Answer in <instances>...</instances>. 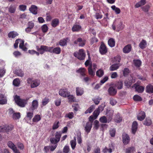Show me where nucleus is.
Returning a JSON list of instances; mask_svg holds the SVG:
<instances>
[{"mask_svg":"<svg viewBox=\"0 0 153 153\" xmlns=\"http://www.w3.org/2000/svg\"><path fill=\"white\" fill-rule=\"evenodd\" d=\"M37 51L40 52L41 54H43L45 52H48L56 54H60L61 51V48L59 47L53 48V47H49L47 46L42 45L39 47L38 46H36Z\"/></svg>","mask_w":153,"mask_h":153,"instance_id":"1","label":"nucleus"},{"mask_svg":"<svg viewBox=\"0 0 153 153\" xmlns=\"http://www.w3.org/2000/svg\"><path fill=\"white\" fill-rule=\"evenodd\" d=\"M61 136L62 133L60 132L56 131L54 134L55 137L50 139L51 143L54 144L50 147L51 151H53L57 147L58 143L60 140Z\"/></svg>","mask_w":153,"mask_h":153,"instance_id":"2","label":"nucleus"},{"mask_svg":"<svg viewBox=\"0 0 153 153\" xmlns=\"http://www.w3.org/2000/svg\"><path fill=\"white\" fill-rule=\"evenodd\" d=\"M114 30H116L117 31H119L123 29V22L119 19L116 20L112 26Z\"/></svg>","mask_w":153,"mask_h":153,"instance_id":"3","label":"nucleus"},{"mask_svg":"<svg viewBox=\"0 0 153 153\" xmlns=\"http://www.w3.org/2000/svg\"><path fill=\"white\" fill-rule=\"evenodd\" d=\"M14 100L17 105L21 107H25L27 103V100L21 99L20 96L17 95L14 97Z\"/></svg>","mask_w":153,"mask_h":153,"instance_id":"4","label":"nucleus"},{"mask_svg":"<svg viewBox=\"0 0 153 153\" xmlns=\"http://www.w3.org/2000/svg\"><path fill=\"white\" fill-rule=\"evenodd\" d=\"M13 128V126L12 125L5 124L4 125L0 126V132H9L12 131Z\"/></svg>","mask_w":153,"mask_h":153,"instance_id":"5","label":"nucleus"},{"mask_svg":"<svg viewBox=\"0 0 153 153\" xmlns=\"http://www.w3.org/2000/svg\"><path fill=\"white\" fill-rule=\"evenodd\" d=\"M73 54L75 57L81 60L84 59L85 57V54L83 49L79 50L78 52H74Z\"/></svg>","mask_w":153,"mask_h":153,"instance_id":"6","label":"nucleus"},{"mask_svg":"<svg viewBox=\"0 0 153 153\" xmlns=\"http://www.w3.org/2000/svg\"><path fill=\"white\" fill-rule=\"evenodd\" d=\"M114 150V146L112 143L108 144V147L105 146L103 149L102 151L103 153H111Z\"/></svg>","mask_w":153,"mask_h":153,"instance_id":"7","label":"nucleus"},{"mask_svg":"<svg viewBox=\"0 0 153 153\" xmlns=\"http://www.w3.org/2000/svg\"><path fill=\"white\" fill-rule=\"evenodd\" d=\"M99 52L101 55L105 54L108 52L107 47L104 43L102 42L99 48Z\"/></svg>","mask_w":153,"mask_h":153,"instance_id":"8","label":"nucleus"},{"mask_svg":"<svg viewBox=\"0 0 153 153\" xmlns=\"http://www.w3.org/2000/svg\"><path fill=\"white\" fill-rule=\"evenodd\" d=\"M59 94L61 96L64 97H66L68 95L70 94V92L68 91L67 89H60L59 92Z\"/></svg>","mask_w":153,"mask_h":153,"instance_id":"9","label":"nucleus"},{"mask_svg":"<svg viewBox=\"0 0 153 153\" xmlns=\"http://www.w3.org/2000/svg\"><path fill=\"white\" fill-rule=\"evenodd\" d=\"M86 40L82 39L81 38H78L74 42V44H77L79 43V46L83 47L85 45Z\"/></svg>","mask_w":153,"mask_h":153,"instance_id":"10","label":"nucleus"},{"mask_svg":"<svg viewBox=\"0 0 153 153\" xmlns=\"http://www.w3.org/2000/svg\"><path fill=\"white\" fill-rule=\"evenodd\" d=\"M123 143L125 145L127 144L130 140V137L128 134L124 133L122 135Z\"/></svg>","mask_w":153,"mask_h":153,"instance_id":"11","label":"nucleus"},{"mask_svg":"<svg viewBox=\"0 0 153 153\" xmlns=\"http://www.w3.org/2000/svg\"><path fill=\"white\" fill-rule=\"evenodd\" d=\"M83 126L84 127L85 131L88 134L90 132L92 127V124L91 123L87 122L86 125Z\"/></svg>","mask_w":153,"mask_h":153,"instance_id":"12","label":"nucleus"},{"mask_svg":"<svg viewBox=\"0 0 153 153\" xmlns=\"http://www.w3.org/2000/svg\"><path fill=\"white\" fill-rule=\"evenodd\" d=\"M7 103V99L4 94H0V104H6Z\"/></svg>","mask_w":153,"mask_h":153,"instance_id":"13","label":"nucleus"},{"mask_svg":"<svg viewBox=\"0 0 153 153\" xmlns=\"http://www.w3.org/2000/svg\"><path fill=\"white\" fill-rule=\"evenodd\" d=\"M38 106V102L36 100H33L32 102V105L30 107V110L33 111L36 109Z\"/></svg>","mask_w":153,"mask_h":153,"instance_id":"14","label":"nucleus"},{"mask_svg":"<svg viewBox=\"0 0 153 153\" xmlns=\"http://www.w3.org/2000/svg\"><path fill=\"white\" fill-rule=\"evenodd\" d=\"M86 71V69L84 68H80L76 71V72L77 73H79L80 74V75L81 76V78H82V77L85 76L86 75L85 73Z\"/></svg>","mask_w":153,"mask_h":153,"instance_id":"15","label":"nucleus"},{"mask_svg":"<svg viewBox=\"0 0 153 153\" xmlns=\"http://www.w3.org/2000/svg\"><path fill=\"white\" fill-rule=\"evenodd\" d=\"M138 124L137 122L136 121H134L132 125L131 130L132 133L134 134L137 130Z\"/></svg>","mask_w":153,"mask_h":153,"instance_id":"16","label":"nucleus"},{"mask_svg":"<svg viewBox=\"0 0 153 153\" xmlns=\"http://www.w3.org/2000/svg\"><path fill=\"white\" fill-rule=\"evenodd\" d=\"M132 47L130 44H128L125 46L123 48V52L125 53H129L131 50Z\"/></svg>","mask_w":153,"mask_h":153,"instance_id":"17","label":"nucleus"},{"mask_svg":"<svg viewBox=\"0 0 153 153\" xmlns=\"http://www.w3.org/2000/svg\"><path fill=\"white\" fill-rule=\"evenodd\" d=\"M81 29V26L79 25L75 24L72 28V30L73 32H78Z\"/></svg>","mask_w":153,"mask_h":153,"instance_id":"18","label":"nucleus"},{"mask_svg":"<svg viewBox=\"0 0 153 153\" xmlns=\"http://www.w3.org/2000/svg\"><path fill=\"white\" fill-rule=\"evenodd\" d=\"M108 92L109 94L111 96L115 95L117 92V90L113 87H110L108 89Z\"/></svg>","mask_w":153,"mask_h":153,"instance_id":"19","label":"nucleus"},{"mask_svg":"<svg viewBox=\"0 0 153 153\" xmlns=\"http://www.w3.org/2000/svg\"><path fill=\"white\" fill-rule=\"evenodd\" d=\"M88 69L89 74L91 77H94L95 75V72L92 69V65L91 63L88 67Z\"/></svg>","mask_w":153,"mask_h":153,"instance_id":"20","label":"nucleus"},{"mask_svg":"<svg viewBox=\"0 0 153 153\" xmlns=\"http://www.w3.org/2000/svg\"><path fill=\"white\" fill-rule=\"evenodd\" d=\"M134 86L135 87L136 91L139 93H142L144 91V88L142 86H140L135 84H134Z\"/></svg>","mask_w":153,"mask_h":153,"instance_id":"21","label":"nucleus"},{"mask_svg":"<svg viewBox=\"0 0 153 153\" xmlns=\"http://www.w3.org/2000/svg\"><path fill=\"white\" fill-rule=\"evenodd\" d=\"M59 24V21L58 19L55 18L53 19L51 23L52 26L55 27L58 26Z\"/></svg>","mask_w":153,"mask_h":153,"instance_id":"22","label":"nucleus"},{"mask_svg":"<svg viewBox=\"0 0 153 153\" xmlns=\"http://www.w3.org/2000/svg\"><path fill=\"white\" fill-rule=\"evenodd\" d=\"M146 3V0H141L140 1L134 5L135 8H138L141 6L144 5Z\"/></svg>","mask_w":153,"mask_h":153,"instance_id":"23","label":"nucleus"},{"mask_svg":"<svg viewBox=\"0 0 153 153\" xmlns=\"http://www.w3.org/2000/svg\"><path fill=\"white\" fill-rule=\"evenodd\" d=\"M29 10L34 14H36L37 13V7L35 5H31V7L29 8Z\"/></svg>","mask_w":153,"mask_h":153,"instance_id":"24","label":"nucleus"},{"mask_svg":"<svg viewBox=\"0 0 153 153\" xmlns=\"http://www.w3.org/2000/svg\"><path fill=\"white\" fill-rule=\"evenodd\" d=\"M121 65L119 63H115L111 65L109 69L111 71H114L118 69Z\"/></svg>","mask_w":153,"mask_h":153,"instance_id":"25","label":"nucleus"},{"mask_svg":"<svg viewBox=\"0 0 153 153\" xmlns=\"http://www.w3.org/2000/svg\"><path fill=\"white\" fill-rule=\"evenodd\" d=\"M19 34L15 31H12L10 32L8 34V37L9 38H14L16 36H18Z\"/></svg>","mask_w":153,"mask_h":153,"instance_id":"26","label":"nucleus"},{"mask_svg":"<svg viewBox=\"0 0 153 153\" xmlns=\"http://www.w3.org/2000/svg\"><path fill=\"white\" fill-rule=\"evenodd\" d=\"M40 84V82L39 80L38 79H35L33 81L32 83L31 84V88H34L37 87L39 86Z\"/></svg>","mask_w":153,"mask_h":153,"instance_id":"27","label":"nucleus"},{"mask_svg":"<svg viewBox=\"0 0 153 153\" xmlns=\"http://www.w3.org/2000/svg\"><path fill=\"white\" fill-rule=\"evenodd\" d=\"M146 117L145 113L144 111H141L137 116V119L138 120L142 121Z\"/></svg>","mask_w":153,"mask_h":153,"instance_id":"28","label":"nucleus"},{"mask_svg":"<svg viewBox=\"0 0 153 153\" xmlns=\"http://www.w3.org/2000/svg\"><path fill=\"white\" fill-rule=\"evenodd\" d=\"M146 91L149 94L153 93V86L150 84L148 85L146 87Z\"/></svg>","mask_w":153,"mask_h":153,"instance_id":"29","label":"nucleus"},{"mask_svg":"<svg viewBox=\"0 0 153 153\" xmlns=\"http://www.w3.org/2000/svg\"><path fill=\"white\" fill-rule=\"evenodd\" d=\"M147 44V43L146 41L144 39H143L139 44V47L141 49H143L146 47Z\"/></svg>","mask_w":153,"mask_h":153,"instance_id":"30","label":"nucleus"},{"mask_svg":"<svg viewBox=\"0 0 153 153\" xmlns=\"http://www.w3.org/2000/svg\"><path fill=\"white\" fill-rule=\"evenodd\" d=\"M108 44L111 48L114 47L115 44V40L113 38H111L108 41Z\"/></svg>","mask_w":153,"mask_h":153,"instance_id":"31","label":"nucleus"},{"mask_svg":"<svg viewBox=\"0 0 153 153\" xmlns=\"http://www.w3.org/2000/svg\"><path fill=\"white\" fill-rule=\"evenodd\" d=\"M133 64L137 68H138L141 65V61L139 59H134L133 60Z\"/></svg>","mask_w":153,"mask_h":153,"instance_id":"32","label":"nucleus"},{"mask_svg":"<svg viewBox=\"0 0 153 153\" xmlns=\"http://www.w3.org/2000/svg\"><path fill=\"white\" fill-rule=\"evenodd\" d=\"M83 90L82 88L79 87L76 88V93L77 96H81L83 94Z\"/></svg>","mask_w":153,"mask_h":153,"instance_id":"33","label":"nucleus"},{"mask_svg":"<svg viewBox=\"0 0 153 153\" xmlns=\"http://www.w3.org/2000/svg\"><path fill=\"white\" fill-rule=\"evenodd\" d=\"M50 101L49 99L47 97H45L43 99L42 102L41 107L44 106L46 105Z\"/></svg>","mask_w":153,"mask_h":153,"instance_id":"34","label":"nucleus"},{"mask_svg":"<svg viewBox=\"0 0 153 153\" xmlns=\"http://www.w3.org/2000/svg\"><path fill=\"white\" fill-rule=\"evenodd\" d=\"M7 145L8 146L12 149L13 151L16 150L17 148L15 146L14 144L11 141H9L7 143Z\"/></svg>","mask_w":153,"mask_h":153,"instance_id":"35","label":"nucleus"},{"mask_svg":"<svg viewBox=\"0 0 153 153\" xmlns=\"http://www.w3.org/2000/svg\"><path fill=\"white\" fill-rule=\"evenodd\" d=\"M135 151V148L133 146H131L126 149L125 153H134Z\"/></svg>","mask_w":153,"mask_h":153,"instance_id":"36","label":"nucleus"},{"mask_svg":"<svg viewBox=\"0 0 153 153\" xmlns=\"http://www.w3.org/2000/svg\"><path fill=\"white\" fill-rule=\"evenodd\" d=\"M16 10V6L14 4H11L8 8V11L11 13H14Z\"/></svg>","mask_w":153,"mask_h":153,"instance_id":"37","label":"nucleus"},{"mask_svg":"<svg viewBox=\"0 0 153 153\" xmlns=\"http://www.w3.org/2000/svg\"><path fill=\"white\" fill-rule=\"evenodd\" d=\"M15 74L18 76L22 77L24 75V73L21 69H16L15 71Z\"/></svg>","mask_w":153,"mask_h":153,"instance_id":"38","label":"nucleus"},{"mask_svg":"<svg viewBox=\"0 0 153 153\" xmlns=\"http://www.w3.org/2000/svg\"><path fill=\"white\" fill-rule=\"evenodd\" d=\"M20 117V113L19 112H15L12 116L13 119L15 120L19 119Z\"/></svg>","mask_w":153,"mask_h":153,"instance_id":"39","label":"nucleus"},{"mask_svg":"<svg viewBox=\"0 0 153 153\" xmlns=\"http://www.w3.org/2000/svg\"><path fill=\"white\" fill-rule=\"evenodd\" d=\"M104 74V71L101 69L97 70L96 72V76L99 77L102 76Z\"/></svg>","mask_w":153,"mask_h":153,"instance_id":"40","label":"nucleus"},{"mask_svg":"<svg viewBox=\"0 0 153 153\" xmlns=\"http://www.w3.org/2000/svg\"><path fill=\"white\" fill-rule=\"evenodd\" d=\"M68 39V38L65 39H63L60 40L59 42V44L61 46H63L67 45V40Z\"/></svg>","mask_w":153,"mask_h":153,"instance_id":"41","label":"nucleus"},{"mask_svg":"<svg viewBox=\"0 0 153 153\" xmlns=\"http://www.w3.org/2000/svg\"><path fill=\"white\" fill-rule=\"evenodd\" d=\"M76 137H74V139L70 141L71 145L73 150H74L75 149L76 145Z\"/></svg>","mask_w":153,"mask_h":153,"instance_id":"42","label":"nucleus"},{"mask_svg":"<svg viewBox=\"0 0 153 153\" xmlns=\"http://www.w3.org/2000/svg\"><path fill=\"white\" fill-rule=\"evenodd\" d=\"M152 124L151 120L149 118H146L143 124L145 126H150Z\"/></svg>","mask_w":153,"mask_h":153,"instance_id":"43","label":"nucleus"},{"mask_svg":"<svg viewBox=\"0 0 153 153\" xmlns=\"http://www.w3.org/2000/svg\"><path fill=\"white\" fill-rule=\"evenodd\" d=\"M67 97H68L69 102H76V98L73 95H71L70 94L68 95V96Z\"/></svg>","mask_w":153,"mask_h":153,"instance_id":"44","label":"nucleus"},{"mask_svg":"<svg viewBox=\"0 0 153 153\" xmlns=\"http://www.w3.org/2000/svg\"><path fill=\"white\" fill-rule=\"evenodd\" d=\"M20 84V81L19 78H16L13 81V85L16 87L19 86Z\"/></svg>","mask_w":153,"mask_h":153,"instance_id":"45","label":"nucleus"},{"mask_svg":"<svg viewBox=\"0 0 153 153\" xmlns=\"http://www.w3.org/2000/svg\"><path fill=\"white\" fill-rule=\"evenodd\" d=\"M42 31L43 33H46L48 29V27L47 24H44L42 25L41 27Z\"/></svg>","mask_w":153,"mask_h":153,"instance_id":"46","label":"nucleus"},{"mask_svg":"<svg viewBox=\"0 0 153 153\" xmlns=\"http://www.w3.org/2000/svg\"><path fill=\"white\" fill-rule=\"evenodd\" d=\"M94 108L95 106L94 105H91L85 111V114H87L88 113H91Z\"/></svg>","mask_w":153,"mask_h":153,"instance_id":"47","label":"nucleus"},{"mask_svg":"<svg viewBox=\"0 0 153 153\" xmlns=\"http://www.w3.org/2000/svg\"><path fill=\"white\" fill-rule=\"evenodd\" d=\"M115 122L118 123L120 122L122 120V118L120 117V114L118 113L116 115L115 119Z\"/></svg>","mask_w":153,"mask_h":153,"instance_id":"48","label":"nucleus"},{"mask_svg":"<svg viewBox=\"0 0 153 153\" xmlns=\"http://www.w3.org/2000/svg\"><path fill=\"white\" fill-rule=\"evenodd\" d=\"M132 84V81L131 80H126L124 82V85L125 86L128 88L130 87Z\"/></svg>","mask_w":153,"mask_h":153,"instance_id":"49","label":"nucleus"},{"mask_svg":"<svg viewBox=\"0 0 153 153\" xmlns=\"http://www.w3.org/2000/svg\"><path fill=\"white\" fill-rule=\"evenodd\" d=\"M94 128L96 130H97L100 127L99 121L97 120H95L94 122Z\"/></svg>","mask_w":153,"mask_h":153,"instance_id":"50","label":"nucleus"},{"mask_svg":"<svg viewBox=\"0 0 153 153\" xmlns=\"http://www.w3.org/2000/svg\"><path fill=\"white\" fill-rule=\"evenodd\" d=\"M99 120L100 122L102 123H108V120L105 116H103L100 118Z\"/></svg>","mask_w":153,"mask_h":153,"instance_id":"51","label":"nucleus"},{"mask_svg":"<svg viewBox=\"0 0 153 153\" xmlns=\"http://www.w3.org/2000/svg\"><path fill=\"white\" fill-rule=\"evenodd\" d=\"M111 8L114 10L115 11L117 14H119L120 12V9L118 7H116L115 5H113L111 7Z\"/></svg>","mask_w":153,"mask_h":153,"instance_id":"52","label":"nucleus"},{"mask_svg":"<svg viewBox=\"0 0 153 153\" xmlns=\"http://www.w3.org/2000/svg\"><path fill=\"white\" fill-rule=\"evenodd\" d=\"M121 57L119 55L115 57L113 61L114 62L116 63H119L121 60Z\"/></svg>","mask_w":153,"mask_h":153,"instance_id":"53","label":"nucleus"},{"mask_svg":"<svg viewBox=\"0 0 153 153\" xmlns=\"http://www.w3.org/2000/svg\"><path fill=\"white\" fill-rule=\"evenodd\" d=\"M41 118L40 115L37 114L35 116L33 119V121L37 122L40 120Z\"/></svg>","mask_w":153,"mask_h":153,"instance_id":"54","label":"nucleus"},{"mask_svg":"<svg viewBox=\"0 0 153 153\" xmlns=\"http://www.w3.org/2000/svg\"><path fill=\"white\" fill-rule=\"evenodd\" d=\"M123 82L119 81L117 83L116 86L118 89H120L123 88Z\"/></svg>","mask_w":153,"mask_h":153,"instance_id":"55","label":"nucleus"},{"mask_svg":"<svg viewBox=\"0 0 153 153\" xmlns=\"http://www.w3.org/2000/svg\"><path fill=\"white\" fill-rule=\"evenodd\" d=\"M70 149L68 146L66 145L63 148V153H70Z\"/></svg>","mask_w":153,"mask_h":153,"instance_id":"56","label":"nucleus"},{"mask_svg":"<svg viewBox=\"0 0 153 153\" xmlns=\"http://www.w3.org/2000/svg\"><path fill=\"white\" fill-rule=\"evenodd\" d=\"M59 121H56L53 124L52 126V129L53 130H55L58 128L59 126Z\"/></svg>","mask_w":153,"mask_h":153,"instance_id":"57","label":"nucleus"},{"mask_svg":"<svg viewBox=\"0 0 153 153\" xmlns=\"http://www.w3.org/2000/svg\"><path fill=\"white\" fill-rule=\"evenodd\" d=\"M133 100L135 101H140L142 100V98L137 95H135L133 97Z\"/></svg>","mask_w":153,"mask_h":153,"instance_id":"58","label":"nucleus"},{"mask_svg":"<svg viewBox=\"0 0 153 153\" xmlns=\"http://www.w3.org/2000/svg\"><path fill=\"white\" fill-rule=\"evenodd\" d=\"M74 117V114L73 112H69L66 114L65 117L69 118V119H72Z\"/></svg>","mask_w":153,"mask_h":153,"instance_id":"59","label":"nucleus"},{"mask_svg":"<svg viewBox=\"0 0 153 153\" xmlns=\"http://www.w3.org/2000/svg\"><path fill=\"white\" fill-rule=\"evenodd\" d=\"M129 72L130 71L129 69L127 68H125L123 71V75L125 76H127Z\"/></svg>","mask_w":153,"mask_h":153,"instance_id":"60","label":"nucleus"},{"mask_svg":"<svg viewBox=\"0 0 153 153\" xmlns=\"http://www.w3.org/2000/svg\"><path fill=\"white\" fill-rule=\"evenodd\" d=\"M113 114L112 113H108L107 117L108 118V123L111 121L112 118Z\"/></svg>","mask_w":153,"mask_h":153,"instance_id":"61","label":"nucleus"},{"mask_svg":"<svg viewBox=\"0 0 153 153\" xmlns=\"http://www.w3.org/2000/svg\"><path fill=\"white\" fill-rule=\"evenodd\" d=\"M150 6L148 5H146L142 8L143 11L145 12H147L149 10Z\"/></svg>","mask_w":153,"mask_h":153,"instance_id":"62","label":"nucleus"},{"mask_svg":"<svg viewBox=\"0 0 153 153\" xmlns=\"http://www.w3.org/2000/svg\"><path fill=\"white\" fill-rule=\"evenodd\" d=\"M27 8V6L26 5L22 4L19 6V10L22 11H25Z\"/></svg>","mask_w":153,"mask_h":153,"instance_id":"63","label":"nucleus"},{"mask_svg":"<svg viewBox=\"0 0 153 153\" xmlns=\"http://www.w3.org/2000/svg\"><path fill=\"white\" fill-rule=\"evenodd\" d=\"M116 130L113 129H111L109 131V133L111 136L112 137H114L115 135Z\"/></svg>","mask_w":153,"mask_h":153,"instance_id":"64","label":"nucleus"}]
</instances>
